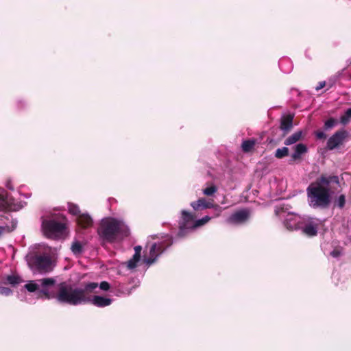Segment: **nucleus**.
<instances>
[{"mask_svg":"<svg viewBox=\"0 0 351 351\" xmlns=\"http://www.w3.org/2000/svg\"><path fill=\"white\" fill-rule=\"evenodd\" d=\"M333 184L340 186L337 176L322 175L315 182H312L306 189L309 206L313 209L328 208L331 204Z\"/></svg>","mask_w":351,"mask_h":351,"instance_id":"nucleus-1","label":"nucleus"},{"mask_svg":"<svg viewBox=\"0 0 351 351\" xmlns=\"http://www.w3.org/2000/svg\"><path fill=\"white\" fill-rule=\"evenodd\" d=\"M99 287V289L103 291H108L110 288V284L106 281H102L99 285L97 284V287Z\"/></svg>","mask_w":351,"mask_h":351,"instance_id":"nucleus-31","label":"nucleus"},{"mask_svg":"<svg viewBox=\"0 0 351 351\" xmlns=\"http://www.w3.org/2000/svg\"><path fill=\"white\" fill-rule=\"evenodd\" d=\"M97 288V282H88L84 287H73L66 282H61L58 285L56 293H52L53 297L60 304L78 306L85 304L88 301L85 298L87 293H92Z\"/></svg>","mask_w":351,"mask_h":351,"instance_id":"nucleus-2","label":"nucleus"},{"mask_svg":"<svg viewBox=\"0 0 351 351\" xmlns=\"http://www.w3.org/2000/svg\"><path fill=\"white\" fill-rule=\"evenodd\" d=\"M23 282L22 278L16 274L8 275L3 278V283L5 285H10L15 287Z\"/></svg>","mask_w":351,"mask_h":351,"instance_id":"nucleus-19","label":"nucleus"},{"mask_svg":"<svg viewBox=\"0 0 351 351\" xmlns=\"http://www.w3.org/2000/svg\"><path fill=\"white\" fill-rule=\"evenodd\" d=\"M346 204V196L343 194L340 195L335 201V206L342 208Z\"/></svg>","mask_w":351,"mask_h":351,"instance_id":"nucleus-29","label":"nucleus"},{"mask_svg":"<svg viewBox=\"0 0 351 351\" xmlns=\"http://www.w3.org/2000/svg\"><path fill=\"white\" fill-rule=\"evenodd\" d=\"M173 242L171 236L164 234L158 241L151 243L148 252L142 260L147 269L157 262L158 258L173 244Z\"/></svg>","mask_w":351,"mask_h":351,"instance_id":"nucleus-6","label":"nucleus"},{"mask_svg":"<svg viewBox=\"0 0 351 351\" xmlns=\"http://www.w3.org/2000/svg\"><path fill=\"white\" fill-rule=\"evenodd\" d=\"M338 124V121L335 118H330L327 121H325L324 125V130L325 131L330 130L335 126H336Z\"/></svg>","mask_w":351,"mask_h":351,"instance_id":"nucleus-27","label":"nucleus"},{"mask_svg":"<svg viewBox=\"0 0 351 351\" xmlns=\"http://www.w3.org/2000/svg\"><path fill=\"white\" fill-rule=\"evenodd\" d=\"M351 121V108H348L344 114L340 117V123L343 125H346L349 123V122Z\"/></svg>","mask_w":351,"mask_h":351,"instance_id":"nucleus-24","label":"nucleus"},{"mask_svg":"<svg viewBox=\"0 0 351 351\" xmlns=\"http://www.w3.org/2000/svg\"><path fill=\"white\" fill-rule=\"evenodd\" d=\"M217 191V188L214 185L211 184L210 186H206L205 189L202 190V193L204 195L207 196H211L214 193H215Z\"/></svg>","mask_w":351,"mask_h":351,"instance_id":"nucleus-28","label":"nucleus"},{"mask_svg":"<svg viewBox=\"0 0 351 351\" xmlns=\"http://www.w3.org/2000/svg\"><path fill=\"white\" fill-rule=\"evenodd\" d=\"M275 214L283 221L284 226L289 230H298V226L302 220V216L288 210V208L282 206H276Z\"/></svg>","mask_w":351,"mask_h":351,"instance_id":"nucleus-8","label":"nucleus"},{"mask_svg":"<svg viewBox=\"0 0 351 351\" xmlns=\"http://www.w3.org/2000/svg\"><path fill=\"white\" fill-rule=\"evenodd\" d=\"M289 155V148L287 147H283L282 148H278L276 150L275 157L278 159H282Z\"/></svg>","mask_w":351,"mask_h":351,"instance_id":"nucleus-26","label":"nucleus"},{"mask_svg":"<svg viewBox=\"0 0 351 351\" xmlns=\"http://www.w3.org/2000/svg\"><path fill=\"white\" fill-rule=\"evenodd\" d=\"M335 83V79H329L327 84H328L329 87H332L334 84Z\"/></svg>","mask_w":351,"mask_h":351,"instance_id":"nucleus-38","label":"nucleus"},{"mask_svg":"<svg viewBox=\"0 0 351 351\" xmlns=\"http://www.w3.org/2000/svg\"><path fill=\"white\" fill-rule=\"evenodd\" d=\"M5 186L10 190H14V187L12 184L11 180H8L5 183Z\"/></svg>","mask_w":351,"mask_h":351,"instance_id":"nucleus-37","label":"nucleus"},{"mask_svg":"<svg viewBox=\"0 0 351 351\" xmlns=\"http://www.w3.org/2000/svg\"><path fill=\"white\" fill-rule=\"evenodd\" d=\"M27 106V102L25 100L20 99L17 100V106L19 108L21 109L25 108Z\"/></svg>","mask_w":351,"mask_h":351,"instance_id":"nucleus-34","label":"nucleus"},{"mask_svg":"<svg viewBox=\"0 0 351 351\" xmlns=\"http://www.w3.org/2000/svg\"><path fill=\"white\" fill-rule=\"evenodd\" d=\"M191 206L194 210H202L207 208H211L215 206L212 201H207L205 198L202 197L197 201L191 202Z\"/></svg>","mask_w":351,"mask_h":351,"instance_id":"nucleus-15","label":"nucleus"},{"mask_svg":"<svg viewBox=\"0 0 351 351\" xmlns=\"http://www.w3.org/2000/svg\"><path fill=\"white\" fill-rule=\"evenodd\" d=\"M23 207V204L14 203V199L8 196L6 191L0 187V210H18Z\"/></svg>","mask_w":351,"mask_h":351,"instance_id":"nucleus-11","label":"nucleus"},{"mask_svg":"<svg viewBox=\"0 0 351 351\" xmlns=\"http://www.w3.org/2000/svg\"><path fill=\"white\" fill-rule=\"evenodd\" d=\"M71 249L75 255H78L82 253L83 245L80 242L75 241L72 243Z\"/></svg>","mask_w":351,"mask_h":351,"instance_id":"nucleus-25","label":"nucleus"},{"mask_svg":"<svg viewBox=\"0 0 351 351\" xmlns=\"http://www.w3.org/2000/svg\"><path fill=\"white\" fill-rule=\"evenodd\" d=\"M255 145V141L254 140L248 139L245 140L242 143L241 148L244 152H250Z\"/></svg>","mask_w":351,"mask_h":351,"instance_id":"nucleus-23","label":"nucleus"},{"mask_svg":"<svg viewBox=\"0 0 351 351\" xmlns=\"http://www.w3.org/2000/svg\"><path fill=\"white\" fill-rule=\"evenodd\" d=\"M42 230L48 238H55L61 234L64 229V223L46 217H42Z\"/></svg>","mask_w":351,"mask_h":351,"instance_id":"nucleus-9","label":"nucleus"},{"mask_svg":"<svg viewBox=\"0 0 351 351\" xmlns=\"http://www.w3.org/2000/svg\"><path fill=\"white\" fill-rule=\"evenodd\" d=\"M293 117L291 114L282 117L280 128L284 134H287L293 128Z\"/></svg>","mask_w":351,"mask_h":351,"instance_id":"nucleus-17","label":"nucleus"},{"mask_svg":"<svg viewBox=\"0 0 351 351\" xmlns=\"http://www.w3.org/2000/svg\"><path fill=\"white\" fill-rule=\"evenodd\" d=\"M129 233V228L123 221L112 217L102 219L97 228L101 245L112 243L119 237H128Z\"/></svg>","mask_w":351,"mask_h":351,"instance_id":"nucleus-3","label":"nucleus"},{"mask_svg":"<svg viewBox=\"0 0 351 351\" xmlns=\"http://www.w3.org/2000/svg\"><path fill=\"white\" fill-rule=\"evenodd\" d=\"M341 254V251L338 249H335L330 253V256L334 258H338Z\"/></svg>","mask_w":351,"mask_h":351,"instance_id":"nucleus-35","label":"nucleus"},{"mask_svg":"<svg viewBox=\"0 0 351 351\" xmlns=\"http://www.w3.org/2000/svg\"><path fill=\"white\" fill-rule=\"evenodd\" d=\"M89 293H87L85 295V298L88 300L86 302V304L90 303L97 307L103 308L110 306L112 302L111 298L101 295L90 296Z\"/></svg>","mask_w":351,"mask_h":351,"instance_id":"nucleus-13","label":"nucleus"},{"mask_svg":"<svg viewBox=\"0 0 351 351\" xmlns=\"http://www.w3.org/2000/svg\"><path fill=\"white\" fill-rule=\"evenodd\" d=\"M315 136L318 139H325L327 136L323 131H317L315 132Z\"/></svg>","mask_w":351,"mask_h":351,"instance_id":"nucleus-33","label":"nucleus"},{"mask_svg":"<svg viewBox=\"0 0 351 351\" xmlns=\"http://www.w3.org/2000/svg\"><path fill=\"white\" fill-rule=\"evenodd\" d=\"M13 291L11 289L5 287H0V295L9 296L12 295Z\"/></svg>","mask_w":351,"mask_h":351,"instance_id":"nucleus-30","label":"nucleus"},{"mask_svg":"<svg viewBox=\"0 0 351 351\" xmlns=\"http://www.w3.org/2000/svg\"><path fill=\"white\" fill-rule=\"evenodd\" d=\"M67 207L69 213L76 218L82 213L78 205L74 203L69 202L67 204Z\"/></svg>","mask_w":351,"mask_h":351,"instance_id":"nucleus-22","label":"nucleus"},{"mask_svg":"<svg viewBox=\"0 0 351 351\" xmlns=\"http://www.w3.org/2000/svg\"><path fill=\"white\" fill-rule=\"evenodd\" d=\"M75 221L77 225L82 228H90L93 224V219L88 213H81L75 218Z\"/></svg>","mask_w":351,"mask_h":351,"instance_id":"nucleus-16","label":"nucleus"},{"mask_svg":"<svg viewBox=\"0 0 351 351\" xmlns=\"http://www.w3.org/2000/svg\"><path fill=\"white\" fill-rule=\"evenodd\" d=\"M141 261V257L133 255L132 257L125 263L127 268L129 270H134L137 267Z\"/></svg>","mask_w":351,"mask_h":351,"instance_id":"nucleus-21","label":"nucleus"},{"mask_svg":"<svg viewBox=\"0 0 351 351\" xmlns=\"http://www.w3.org/2000/svg\"><path fill=\"white\" fill-rule=\"evenodd\" d=\"M25 259L34 273L45 274L53 269L51 258L44 245L38 244L30 247Z\"/></svg>","mask_w":351,"mask_h":351,"instance_id":"nucleus-4","label":"nucleus"},{"mask_svg":"<svg viewBox=\"0 0 351 351\" xmlns=\"http://www.w3.org/2000/svg\"><path fill=\"white\" fill-rule=\"evenodd\" d=\"M319 224L320 220L319 219L304 215L302 216L300 226H298V228L302 234L311 237L317 235Z\"/></svg>","mask_w":351,"mask_h":351,"instance_id":"nucleus-10","label":"nucleus"},{"mask_svg":"<svg viewBox=\"0 0 351 351\" xmlns=\"http://www.w3.org/2000/svg\"><path fill=\"white\" fill-rule=\"evenodd\" d=\"M302 137V132L298 131L289 136L284 142V144L287 146L293 145L298 142Z\"/></svg>","mask_w":351,"mask_h":351,"instance_id":"nucleus-20","label":"nucleus"},{"mask_svg":"<svg viewBox=\"0 0 351 351\" xmlns=\"http://www.w3.org/2000/svg\"><path fill=\"white\" fill-rule=\"evenodd\" d=\"M348 136V132L346 130H340L335 132L327 141V148L333 150L342 145L345 139Z\"/></svg>","mask_w":351,"mask_h":351,"instance_id":"nucleus-12","label":"nucleus"},{"mask_svg":"<svg viewBox=\"0 0 351 351\" xmlns=\"http://www.w3.org/2000/svg\"><path fill=\"white\" fill-rule=\"evenodd\" d=\"M326 85V82L325 81L320 82L318 85L315 87L316 90H319L323 88Z\"/></svg>","mask_w":351,"mask_h":351,"instance_id":"nucleus-36","label":"nucleus"},{"mask_svg":"<svg viewBox=\"0 0 351 351\" xmlns=\"http://www.w3.org/2000/svg\"><path fill=\"white\" fill-rule=\"evenodd\" d=\"M134 256H140L141 257V252H142V247L141 245H136L134 248Z\"/></svg>","mask_w":351,"mask_h":351,"instance_id":"nucleus-32","label":"nucleus"},{"mask_svg":"<svg viewBox=\"0 0 351 351\" xmlns=\"http://www.w3.org/2000/svg\"><path fill=\"white\" fill-rule=\"evenodd\" d=\"M210 219L211 217L206 215L202 219L195 220L193 214L186 210H182L178 222L179 230L175 237V241H176L178 239L185 238L196 228L204 226Z\"/></svg>","mask_w":351,"mask_h":351,"instance_id":"nucleus-5","label":"nucleus"},{"mask_svg":"<svg viewBox=\"0 0 351 351\" xmlns=\"http://www.w3.org/2000/svg\"><path fill=\"white\" fill-rule=\"evenodd\" d=\"M56 280L53 278H44L36 280H30L25 285L24 288L29 292H39L45 295L46 299H51L53 294L49 290L55 285Z\"/></svg>","mask_w":351,"mask_h":351,"instance_id":"nucleus-7","label":"nucleus"},{"mask_svg":"<svg viewBox=\"0 0 351 351\" xmlns=\"http://www.w3.org/2000/svg\"><path fill=\"white\" fill-rule=\"evenodd\" d=\"M308 152V148L303 143H298L294 147V152L291 154L292 160L295 161L301 159L302 156Z\"/></svg>","mask_w":351,"mask_h":351,"instance_id":"nucleus-18","label":"nucleus"},{"mask_svg":"<svg viewBox=\"0 0 351 351\" xmlns=\"http://www.w3.org/2000/svg\"><path fill=\"white\" fill-rule=\"evenodd\" d=\"M249 217V212L246 210H241L232 214L227 221L230 224H240L245 221Z\"/></svg>","mask_w":351,"mask_h":351,"instance_id":"nucleus-14","label":"nucleus"}]
</instances>
